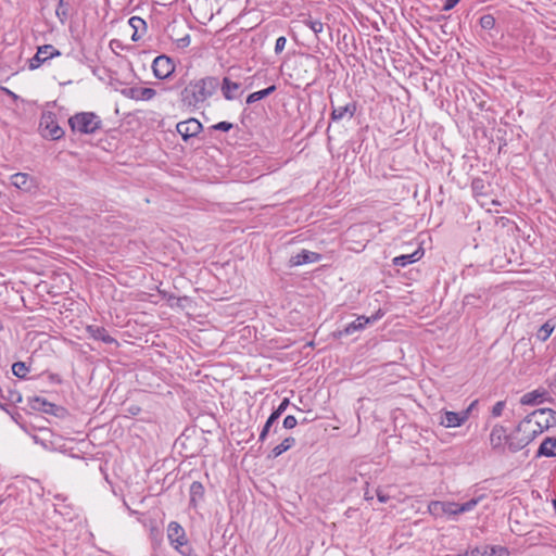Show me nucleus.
I'll list each match as a JSON object with an SVG mask.
<instances>
[{
	"label": "nucleus",
	"instance_id": "8fccbe9b",
	"mask_svg": "<svg viewBox=\"0 0 556 556\" xmlns=\"http://www.w3.org/2000/svg\"><path fill=\"white\" fill-rule=\"evenodd\" d=\"M365 498L368 501V500H372V496H370V494L368 492L365 493Z\"/></svg>",
	"mask_w": 556,
	"mask_h": 556
},
{
	"label": "nucleus",
	"instance_id": "e433bc0d",
	"mask_svg": "<svg viewBox=\"0 0 556 556\" xmlns=\"http://www.w3.org/2000/svg\"><path fill=\"white\" fill-rule=\"evenodd\" d=\"M298 425V420L294 416L288 415L283 419V428L286 429H293Z\"/></svg>",
	"mask_w": 556,
	"mask_h": 556
},
{
	"label": "nucleus",
	"instance_id": "39448f33",
	"mask_svg": "<svg viewBox=\"0 0 556 556\" xmlns=\"http://www.w3.org/2000/svg\"><path fill=\"white\" fill-rule=\"evenodd\" d=\"M509 438L510 432L507 433L506 427L501 424L494 425L489 435L491 450L500 455H504L507 451L509 452Z\"/></svg>",
	"mask_w": 556,
	"mask_h": 556
},
{
	"label": "nucleus",
	"instance_id": "49530a36",
	"mask_svg": "<svg viewBox=\"0 0 556 556\" xmlns=\"http://www.w3.org/2000/svg\"><path fill=\"white\" fill-rule=\"evenodd\" d=\"M377 498L380 503H387L390 496L381 490H377Z\"/></svg>",
	"mask_w": 556,
	"mask_h": 556
},
{
	"label": "nucleus",
	"instance_id": "f8f14e48",
	"mask_svg": "<svg viewBox=\"0 0 556 556\" xmlns=\"http://www.w3.org/2000/svg\"><path fill=\"white\" fill-rule=\"evenodd\" d=\"M467 413L445 410L442 414L440 425L445 428H457L467 421Z\"/></svg>",
	"mask_w": 556,
	"mask_h": 556
},
{
	"label": "nucleus",
	"instance_id": "412c9836",
	"mask_svg": "<svg viewBox=\"0 0 556 556\" xmlns=\"http://www.w3.org/2000/svg\"><path fill=\"white\" fill-rule=\"evenodd\" d=\"M54 498L58 501V503L54 504V510L55 513L72 519L74 515L73 507L70 504H66L67 497L63 494H56Z\"/></svg>",
	"mask_w": 556,
	"mask_h": 556
},
{
	"label": "nucleus",
	"instance_id": "58836bf2",
	"mask_svg": "<svg viewBox=\"0 0 556 556\" xmlns=\"http://www.w3.org/2000/svg\"><path fill=\"white\" fill-rule=\"evenodd\" d=\"M289 404V399L285 397L273 413L277 414L280 417L285 413Z\"/></svg>",
	"mask_w": 556,
	"mask_h": 556
},
{
	"label": "nucleus",
	"instance_id": "9d476101",
	"mask_svg": "<svg viewBox=\"0 0 556 556\" xmlns=\"http://www.w3.org/2000/svg\"><path fill=\"white\" fill-rule=\"evenodd\" d=\"M549 394L548 392L543 388H538L533 391L525 393L520 397V404L525 406H534L541 403H544L546 401H549Z\"/></svg>",
	"mask_w": 556,
	"mask_h": 556
},
{
	"label": "nucleus",
	"instance_id": "20e7f679",
	"mask_svg": "<svg viewBox=\"0 0 556 556\" xmlns=\"http://www.w3.org/2000/svg\"><path fill=\"white\" fill-rule=\"evenodd\" d=\"M73 131L80 134H94L102 126L101 118L93 112L76 113L68 119Z\"/></svg>",
	"mask_w": 556,
	"mask_h": 556
},
{
	"label": "nucleus",
	"instance_id": "f704fd0d",
	"mask_svg": "<svg viewBox=\"0 0 556 556\" xmlns=\"http://www.w3.org/2000/svg\"><path fill=\"white\" fill-rule=\"evenodd\" d=\"M280 417L277 414L271 413L269 415V417L267 418L265 426L268 427L269 429H271L274 427V432L276 433L278 430V419Z\"/></svg>",
	"mask_w": 556,
	"mask_h": 556
},
{
	"label": "nucleus",
	"instance_id": "4c0bfd02",
	"mask_svg": "<svg viewBox=\"0 0 556 556\" xmlns=\"http://www.w3.org/2000/svg\"><path fill=\"white\" fill-rule=\"evenodd\" d=\"M233 125L229 122H219L213 126V129L220 131H229Z\"/></svg>",
	"mask_w": 556,
	"mask_h": 556
},
{
	"label": "nucleus",
	"instance_id": "6ab92c4d",
	"mask_svg": "<svg viewBox=\"0 0 556 556\" xmlns=\"http://www.w3.org/2000/svg\"><path fill=\"white\" fill-rule=\"evenodd\" d=\"M536 458L540 457H556V438H545L535 454Z\"/></svg>",
	"mask_w": 556,
	"mask_h": 556
},
{
	"label": "nucleus",
	"instance_id": "c756f323",
	"mask_svg": "<svg viewBox=\"0 0 556 556\" xmlns=\"http://www.w3.org/2000/svg\"><path fill=\"white\" fill-rule=\"evenodd\" d=\"M53 405L51 403L47 402L45 399H41V397H34L31 400V407L34 409H39V410H42L45 413H49L50 408Z\"/></svg>",
	"mask_w": 556,
	"mask_h": 556
},
{
	"label": "nucleus",
	"instance_id": "423d86ee",
	"mask_svg": "<svg viewBox=\"0 0 556 556\" xmlns=\"http://www.w3.org/2000/svg\"><path fill=\"white\" fill-rule=\"evenodd\" d=\"M167 539L169 544L180 554H185L182 549L187 543L185 529L177 521H170L167 526Z\"/></svg>",
	"mask_w": 556,
	"mask_h": 556
},
{
	"label": "nucleus",
	"instance_id": "1a4fd4ad",
	"mask_svg": "<svg viewBox=\"0 0 556 556\" xmlns=\"http://www.w3.org/2000/svg\"><path fill=\"white\" fill-rule=\"evenodd\" d=\"M202 128V124L195 118H189L176 125L177 132L185 141L199 135Z\"/></svg>",
	"mask_w": 556,
	"mask_h": 556
},
{
	"label": "nucleus",
	"instance_id": "c03bdc74",
	"mask_svg": "<svg viewBox=\"0 0 556 556\" xmlns=\"http://www.w3.org/2000/svg\"><path fill=\"white\" fill-rule=\"evenodd\" d=\"M477 405H478V400H475L469 404V406L466 409L462 410V413H467L466 414L467 420L469 419L471 412L477 407Z\"/></svg>",
	"mask_w": 556,
	"mask_h": 556
},
{
	"label": "nucleus",
	"instance_id": "7c9ffc66",
	"mask_svg": "<svg viewBox=\"0 0 556 556\" xmlns=\"http://www.w3.org/2000/svg\"><path fill=\"white\" fill-rule=\"evenodd\" d=\"M479 24L482 29L491 30L495 26V17L492 14H484L480 17Z\"/></svg>",
	"mask_w": 556,
	"mask_h": 556
},
{
	"label": "nucleus",
	"instance_id": "2f4dec72",
	"mask_svg": "<svg viewBox=\"0 0 556 556\" xmlns=\"http://www.w3.org/2000/svg\"><path fill=\"white\" fill-rule=\"evenodd\" d=\"M471 190L476 195H485V185L481 178H476L471 182Z\"/></svg>",
	"mask_w": 556,
	"mask_h": 556
},
{
	"label": "nucleus",
	"instance_id": "ea45409f",
	"mask_svg": "<svg viewBox=\"0 0 556 556\" xmlns=\"http://www.w3.org/2000/svg\"><path fill=\"white\" fill-rule=\"evenodd\" d=\"M8 399L13 404L21 403L22 402V394L20 392H17V391H10Z\"/></svg>",
	"mask_w": 556,
	"mask_h": 556
},
{
	"label": "nucleus",
	"instance_id": "c85d7f7f",
	"mask_svg": "<svg viewBox=\"0 0 556 556\" xmlns=\"http://www.w3.org/2000/svg\"><path fill=\"white\" fill-rule=\"evenodd\" d=\"M13 375L18 378H26L29 372V367L24 362H16L12 365Z\"/></svg>",
	"mask_w": 556,
	"mask_h": 556
},
{
	"label": "nucleus",
	"instance_id": "09e8293b",
	"mask_svg": "<svg viewBox=\"0 0 556 556\" xmlns=\"http://www.w3.org/2000/svg\"><path fill=\"white\" fill-rule=\"evenodd\" d=\"M5 94H8L9 97L13 98V99H17V96L11 91L10 89L5 88V87H1L0 88Z\"/></svg>",
	"mask_w": 556,
	"mask_h": 556
},
{
	"label": "nucleus",
	"instance_id": "f3484780",
	"mask_svg": "<svg viewBox=\"0 0 556 556\" xmlns=\"http://www.w3.org/2000/svg\"><path fill=\"white\" fill-rule=\"evenodd\" d=\"M222 93L226 100L232 101L239 98L240 84L230 80L228 77L223 78L222 85L219 84Z\"/></svg>",
	"mask_w": 556,
	"mask_h": 556
},
{
	"label": "nucleus",
	"instance_id": "3c124183",
	"mask_svg": "<svg viewBox=\"0 0 556 556\" xmlns=\"http://www.w3.org/2000/svg\"><path fill=\"white\" fill-rule=\"evenodd\" d=\"M553 507H554V509L556 511V500H553Z\"/></svg>",
	"mask_w": 556,
	"mask_h": 556
},
{
	"label": "nucleus",
	"instance_id": "79ce46f5",
	"mask_svg": "<svg viewBox=\"0 0 556 556\" xmlns=\"http://www.w3.org/2000/svg\"><path fill=\"white\" fill-rule=\"evenodd\" d=\"M129 24L131 27H134L136 30L140 25H144V21L141 17L132 16L129 20Z\"/></svg>",
	"mask_w": 556,
	"mask_h": 556
},
{
	"label": "nucleus",
	"instance_id": "a878e982",
	"mask_svg": "<svg viewBox=\"0 0 556 556\" xmlns=\"http://www.w3.org/2000/svg\"><path fill=\"white\" fill-rule=\"evenodd\" d=\"M276 90V86L275 85H271L263 90H258V91H255V92H252L248 96L247 98V103L248 104H252V103H255L257 101H261L262 99L268 97L269 94H271L274 91Z\"/></svg>",
	"mask_w": 556,
	"mask_h": 556
},
{
	"label": "nucleus",
	"instance_id": "4468645a",
	"mask_svg": "<svg viewBox=\"0 0 556 556\" xmlns=\"http://www.w3.org/2000/svg\"><path fill=\"white\" fill-rule=\"evenodd\" d=\"M331 104H333L331 102ZM357 110V104L355 101H350L349 103L341 105V106H334L332 105V111L330 114V118L332 122H339L343 118H352Z\"/></svg>",
	"mask_w": 556,
	"mask_h": 556
},
{
	"label": "nucleus",
	"instance_id": "a18cd8bd",
	"mask_svg": "<svg viewBox=\"0 0 556 556\" xmlns=\"http://www.w3.org/2000/svg\"><path fill=\"white\" fill-rule=\"evenodd\" d=\"M269 431H270V429L264 425L262 430H261V432H260L258 441L260 442H264L266 440Z\"/></svg>",
	"mask_w": 556,
	"mask_h": 556
},
{
	"label": "nucleus",
	"instance_id": "7ed1b4c3",
	"mask_svg": "<svg viewBox=\"0 0 556 556\" xmlns=\"http://www.w3.org/2000/svg\"><path fill=\"white\" fill-rule=\"evenodd\" d=\"M482 496L471 498L463 504L454 503V502H441L433 501L429 504L428 509L430 514L435 517L439 516H457L464 513L471 511L481 501Z\"/></svg>",
	"mask_w": 556,
	"mask_h": 556
},
{
	"label": "nucleus",
	"instance_id": "bb28decb",
	"mask_svg": "<svg viewBox=\"0 0 556 556\" xmlns=\"http://www.w3.org/2000/svg\"><path fill=\"white\" fill-rule=\"evenodd\" d=\"M190 503L195 504L204 496V486L200 481H193L190 485Z\"/></svg>",
	"mask_w": 556,
	"mask_h": 556
},
{
	"label": "nucleus",
	"instance_id": "2eb2a0df",
	"mask_svg": "<svg viewBox=\"0 0 556 556\" xmlns=\"http://www.w3.org/2000/svg\"><path fill=\"white\" fill-rule=\"evenodd\" d=\"M320 260L321 255L319 253L303 249L299 253L290 257L289 264L291 267H295L304 264L317 263Z\"/></svg>",
	"mask_w": 556,
	"mask_h": 556
},
{
	"label": "nucleus",
	"instance_id": "6e6552de",
	"mask_svg": "<svg viewBox=\"0 0 556 556\" xmlns=\"http://www.w3.org/2000/svg\"><path fill=\"white\" fill-rule=\"evenodd\" d=\"M175 63L173 59L165 54H161L153 60L152 71L157 79H166L175 72Z\"/></svg>",
	"mask_w": 556,
	"mask_h": 556
},
{
	"label": "nucleus",
	"instance_id": "dca6fc26",
	"mask_svg": "<svg viewBox=\"0 0 556 556\" xmlns=\"http://www.w3.org/2000/svg\"><path fill=\"white\" fill-rule=\"evenodd\" d=\"M86 332L90 338L102 341L106 344L117 343V341L109 334L108 330L104 327L97 325H88L86 327Z\"/></svg>",
	"mask_w": 556,
	"mask_h": 556
},
{
	"label": "nucleus",
	"instance_id": "603ef678",
	"mask_svg": "<svg viewBox=\"0 0 556 556\" xmlns=\"http://www.w3.org/2000/svg\"><path fill=\"white\" fill-rule=\"evenodd\" d=\"M132 40H137L136 33L132 35Z\"/></svg>",
	"mask_w": 556,
	"mask_h": 556
},
{
	"label": "nucleus",
	"instance_id": "f03ea898",
	"mask_svg": "<svg viewBox=\"0 0 556 556\" xmlns=\"http://www.w3.org/2000/svg\"><path fill=\"white\" fill-rule=\"evenodd\" d=\"M218 88L219 79L215 76L192 79L179 93L180 104L190 111L204 109L206 101Z\"/></svg>",
	"mask_w": 556,
	"mask_h": 556
},
{
	"label": "nucleus",
	"instance_id": "f257e3e1",
	"mask_svg": "<svg viewBox=\"0 0 556 556\" xmlns=\"http://www.w3.org/2000/svg\"><path fill=\"white\" fill-rule=\"evenodd\" d=\"M556 426V410L539 408L528 414L510 431L509 452L517 453L528 446L545 430Z\"/></svg>",
	"mask_w": 556,
	"mask_h": 556
},
{
	"label": "nucleus",
	"instance_id": "a19ab883",
	"mask_svg": "<svg viewBox=\"0 0 556 556\" xmlns=\"http://www.w3.org/2000/svg\"><path fill=\"white\" fill-rule=\"evenodd\" d=\"M384 314H386L384 311L379 308L375 314H372L371 316L367 317V319L369 320V325L374 324L377 320H379L380 318H382L384 316Z\"/></svg>",
	"mask_w": 556,
	"mask_h": 556
},
{
	"label": "nucleus",
	"instance_id": "a211bd4d",
	"mask_svg": "<svg viewBox=\"0 0 556 556\" xmlns=\"http://www.w3.org/2000/svg\"><path fill=\"white\" fill-rule=\"evenodd\" d=\"M369 325L366 316H358L355 320L349 323L342 330L338 332L339 337H348L356 331L364 330Z\"/></svg>",
	"mask_w": 556,
	"mask_h": 556
},
{
	"label": "nucleus",
	"instance_id": "473e14b6",
	"mask_svg": "<svg viewBox=\"0 0 556 556\" xmlns=\"http://www.w3.org/2000/svg\"><path fill=\"white\" fill-rule=\"evenodd\" d=\"M55 14L62 24H64L66 22V20L68 17V10L64 4V0H59V4L55 10Z\"/></svg>",
	"mask_w": 556,
	"mask_h": 556
},
{
	"label": "nucleus",
	"instance_id": "ddd939ff",
	"mask_svg": "<svg viewBox=\"0 0 556 556\" xmlns=\"http://www.w3.org/2000/svg\"><path fill=\"white\" fill-rule=\"evenodd\" d=\"M123 94L136 101H149L156 96V91L149 87H131L123 90Z\"/></svg>",
	"mask_w": 556,
	"mask_h": 556
},
{
	"label": "nucleus",
	"instance_id": "0eeeda50",
	"mask_svg": "<svg viewBox=\"0 0 556 556\" xmlns=\"http://www.w3.org/2000/svg\"><path fill=\"white\" fill-rule=\"evenodd\" d=\"M61 52L52 45H43L38 47L36 54L29 59L28 68L34 71L39 68L50 59L60 56Z\"/></svg>",
	"mask_w": 556,
	"mask_h": 556
},
{
	"label": "nucleus",
	"instance_id": "72a5a7b5",
	"mask_svg": "<svg viewBox=\"0 0 556 556\" xmlns=\"http://www.w3.org/2000/svg\"><path fill=\"white\" fill-rule=\"evenodd\" d=\"M506 407V402L505 401H498L496 402L493 406H492V409H491V416L493 418H498L502 416L504 409Z\"/></svg>",
	"mask_w": 556,
	"mask_h": 556
},
{
	"label": "nucleus",
	"instance_id": "9b49d317",
	"mask_svg": "<svg viewBox=\"0 0 556 556\" xmlns=\"http://www.w3.org/2000/svg\"><path fill=\"white\" fill-rule=\"evenodd\" d=\"M40 126L43 127L45 136L52 140H59L64 136V130L58 125L51 114L42 116Z\"/></svg>",
	"mask_w": 556,
	"mask_h": 556
},
{
	"label": "nucleus",
	"instance_id": "5701e85b",
	"mask_svg": "<svg viewBox=\"0 0 556 556\" xmlns=\"http://www.w3.org/2000/svg\"><path fill=\"white\" fill-rule=\"evenodd\" d=\"M294 444H295V439L293 437H288V438L283 439L281 443H279L271 450L269 456L273 458H276V457L280 456L281 454H283L285 452L292 448L294 446Z\"/></svg>",
	"mask_w": 556,
	"mask_h": 556
},
{
	"label": "nucleus",
	"instance_id": "37998d69",
	"mask_svg": "<svg viewBox=\"0 0 556 556\" xmlns=\"http://www.w3.org/2000/svg\"><path fill=\"white\" fill-rule=\"evenodd\" d=\"M459 2V0H445L444 4H443V11H450L452 10L457 3Z\"/></svg>",
	"mask_w": 556,
	"mask_h": 556
},
{
	"label": "nucleus",
	"instance_id": "b1692460",
	"mask_svg": "<svg viewBox=\"0 0 556 556\" xmlns=\"http://www.w3.org/2000/svg\"><path fill=\"white\" fill-rule=\"evenodd\" d=\"M11 184L22 190L30 189V177L26 173H16L11 176Z\"/></svg>",
	"mask_w": 556,
	"mask_h": 556
},
{
	"label": "nucleus",
	"instance_id": "4be33fe9",
	"mask_svg": "<svg viewBox=\"0 0 556 556\" xmlns=\"http://www.w3.org/2000/svg\"><path fill=\"white\" fill-rule=\"evenodd\" d=\"M424 252L419 249L410 254H402L393 258V264L399 267H405L409 264H413L419 261L422 256Z\"/></svg>",
	"mask_w": 556,
	"mask_h": 556
},
{
	"label": "nucleus",
	"instance_id": "de8ad7c7",
	"mask_svg": "<svg viewBox=\"0 0 556 556\" xmlns=\"http://www.w3.org/2000/svg\"><path fill=\"white\" fill-rule=\"evenodd\" d=\"M190 36L189 35H186L185 37L178 39V46L180 48H186L190 45Z\"/></svg>",
	"mask_w": 556,
	"mask_h": 556
},
{
	"label": "nucleus",
	"instance_id": "aec40b11",
	"mask_svg": "<svg viewBox=\"0 0 556 556\" xmlns=\"http://www.w3.org/2000/svg\"><path fill=\"white\" fill-rule=\"evenodd\" d=\"M497 551L502 552L504 551V548L483 545L467 549L466 552L459 554L458 556H494Z\"/></svg>",
	"mask_w": 556,
	"mask_h": 556
},
{
	"label": "nucleus",
	"instance_id": "c9c22d12",
	"mask_svg": "<svg viewBox=\"0 0 556 556\" xmlns=\"http://www.w3.org/2000/svg\"><path fill=\"white\" fill-rule=\"evenodd\" d=\"M287 45V38L285 36H280L276 39V43H275V53L276 54H280L285 47Z\"/></svg>",
	"mask_w": 556,
	"mask_h": 556
},
{
	"label": "nucleus",
	"instance_id": "cd10ccee",
	"mask_svg": "<svg viewBox=\"0 0 556 556\" xmlns=\"http://www.w3.org/2000/svg\"><path fill=\"white\" fill-rule=\"evenodd\" d=\"M303 24L308 27L316 37L324 30V23L319 20L307 18L303 21Z\"/></svg>",
	"mask_w": 556,
	"mask_h": 556
},
{
	"label": "nucleus",
	"instance_id": "393cba45",
	"mask_svg": "<svg viewBox=\"0 0 556 556\" xmlns=\"http://www.w3.org/2000/svg\"><path fill=\"white\" fill-rule=\"evenodd\" d=\"M554 330L555 324L553 323V320L549 319L538 329L535 337L539 341L545 342L551 337Z\"/></svg>",
	"mask_w": 556,
	"mask_h": 556
}]
</instances>
